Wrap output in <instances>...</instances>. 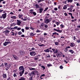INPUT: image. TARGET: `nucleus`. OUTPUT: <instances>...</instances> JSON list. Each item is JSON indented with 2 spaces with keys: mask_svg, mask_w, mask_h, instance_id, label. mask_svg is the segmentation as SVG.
Here are the masks:
<instances>
[{
  "mask_svg": "<svg viewBox=\"0 0 80 80\" xmlns=\"http://www.w3.org/2000/svg\"><path fill=\"white\" fill-rule=\"evenodd\" d=\"M19 69V70H20V71H22V74H23L24 72L25 71L23 67L22 66L20 67Z\"/></svg>",
  "mask_w": 80,
  "mask_h": 80,
  "instance_id": "nucleus-1",
  "label": "nucleus"
},
{
  "mask_svg": "<svg viewBox=\"0 0 80 80\" xmlns=\"http://www.w3.org/2000/svg\"><path fill=\"white\" fill-rule=\"evenodd\" d=\"M7 17V13L3 14L2 15V16L0 17V18H3V19H5Z\"/></svg>",
  "mask_w": 80,
  "mask_h": 80,
  "instance_id": "nucleus-2",
  "label": "nucleus"
},
{
  "mask_svg": "<svg viewBox=\"0 0 80 80\" xmlns=\"http://www.w3.org/2000/svg\"><path fill=\"white\" fill-rule=\"evenodd\" d=\"M52 20V18H50L49 19H47L46 20H45V23H46V24L50 23V22Z\"/></svg>",
  "mask_w": 80,
  "mask_h": 80,
  "instance_id": "nucleus-3",
  "label": "nucleus"
},
{
  "mask_svg": "<svg viewBox=\"0 0 80 80\" xmlns=\"http://www.w3.org/2000/svg\"><path fill=\"white\" fill-rule=\"evenodd\" d=\"M57 57H62V53L60 52H58V54H56Z\"/></svg>",
  "mask_w": 80,
  "mask_h": 80,
  "instance_id": "nucleus-4",
  "label": "nucleus"
},
{
  "mask_svg": "<svg viewBox=\"0 0 80 80\" xmlns=\"http://www.w3.org/2000/svg\"><path fill=\"white\" fill-rule=\"evenodd\" d=\"M11 43V42H10L6 41L5 42L3 43V45H4V46H7V45H8V44H9L10 43Z\"/></svg>",
  "mask_w": 80,
  "mask_h": 80,
  "instance_id": "nucleus-5",
  "label": "nucleus"
},
{
  "mask_svg": "<svg viewBox=\"0 0 80 80\" xmlns=\"http://www.w3.org/2000/svg\"><path fill=\"white\" fill-rule=\"evenodd\" d=\"M30 54L31 56H35L36 55V53L34 52H30Z\"/></svg>",
  "mask_w": 80,
  "mask_h": 80,
  "instance_id": "nucleus-6",
  "label": "nucleus"
},
{
  "mask_svg": "<svg viewBox=\"0 0 80 80\" xmlns=\"http://www.w3.org/2000/svg\"><path fill=\"white\" fill-rule=\"evenodd\" d=\"M52 50L54 53H57L58 52V50L55 49V48H52Z\"/></svg>",
  "mask_w": 80,
  "mask_h": 80,
  "instance_id": "nucleus-7",
  "label": "nucleus"
},
{
  "mask_svg": "<svg viewBox=\"0 0 80 80\" xmlns=\"http://www.w3.org/2000/svg\"><path fill=\"white\" fill-rule=\"evenodd\" d=\"M9 32H10V31L8 30H6L5 31L3 32V33H5V34L6 35H8V34H7L8 33H9Z\"/></svg>",
  "mask_w": 80,
  "mask_h": 80,
  "instance_id": "nucleus-8",
  "label": "nucleus"
},
{
  "mask_svg": "<svg viewBox=\"0 0 80 80\" xmlns=\"http://www.w3.org/2000/svg\"><path fill=\"white\" fill-rule=\"evenodd\" d=\"M19 52L21 55H25V52L23 51H20Z\"/></svg>",
  "mask_w": 80,
  "mask_h": 80,
  "instance_id": "nucleus-9",
  "label": "nucleus"
},
{
  "mask_svg": "<svg viewBox=\"0 0 80 80\" xmlns=\"http://www.w3.org/2000/svg\"><path fill=\"white\" fill-rule=\"evenodd\" d=\"M17 24L18 25H20V24H21V22L20 21V20H17Z\"/></svg>",
  "mask_w": 80,
  "mask_h": 80,
  "instance_id": "nucleus-10",
  "label": "nucleus"
},
{
  "mask_svg": "<svg viewBox=\"0 0 80 80\" xmlns=\"http://www.w3.org/2000/svg\"><path fill=\"white\" fill-rule=\"evenodd\" d=\"M34 71V73L35 75H37L38 76H39V73H38V71Z\"/></svg>",
  "mask_w": 80,
  "mask_h": 80,
  "instance_id": "nucleus-11",
  "label": "nucleus"
},
{
  "mask_svg": "<svg viewBox=\"0 0 80 80\" xmlns=\"http://www.w3.org/2000/svg\"><path fill=\"white\" fill-rule=\"evenodd\" d=\"M2 77L4 78H7V74L3 73Z\"/></svg>",
  "mask_w": 80,
  "mask_h": 80,
  "instance_id": "nucleus-12",
  "label": "nucleus"
},
{
  "mask_svg": "<svg viewBox=\"0 0 80 80\" xmlns=\"http://www.w3.org/2000/svg\"><path fill=\"white\" fill-rule=\"evenodd\" d=\"M43 10H44V9L43 8H40L39 9V12L40 13H41L43 11Z\"/></svg>",
  "mask_w": 80,
  "mask_h": 80,
  "instance_id": "nucleus-13",
  "label": "nucleus"
},
{
  "mask_svg": "<svg viewBox=\"0 0 80 80\" xmlns=\"http://www.w3.org/2000/svg\"><path fill=\"white\" fill-rule=\"evenodd\" d=\"M44 52H47L48 53H49L50 52V50H49V49L48 48L46 50H44Z\"/></svg>",
  "mask_w": 80,
  "mask_h": 80,
  "instance_id": "nucleus-14",
  "label": "nucleus"
},
{
  "mask_svg": "<svg viewBox=\"0 0 80 80\" xmlns=\"http://www.w3.org/2000/svg\"><path fill=\"white\" fill-rule=\"evenodd\" d=\"M71 47H74L75 46V44L74 43H71Z\"/></svg>",
  "mask_w": 80,
  "mask_h": 80,
  "instance_id": "nucleus-15",
  "label": "nucleus"
},
{
  "mask_svg": "<svg viewBox=\"0 0 80 80\" xmlns=\"http://www.w3.org/2000/svg\"><path fill=\"white\" fill-rule=\"evenodd\" d=\"M25 78H24L23 77H21L18 80H25Z\"/></svg>",
  "mask_w": 80,
  "mask_h": 80,
  "instance_id": "nucleus-16",
  "label": "nucleus"
},
{
  "mask_svg": "<svg viewBox=\"0 0 80 80\" xmlns=\"http://www.w3.org/2000/svg\"><path fill=\"white\" fill-rule=\"evenodd\" d=\"M29 69L30 70H35V68H29Z\"/></svg>",
  "mask_w": 80,
  "mask_h": 80,
  "instance_id": "nucleus-17",
  "label": "nucleus"
},
{
  "mask_svg": "<svg viewBox=\"0 0 80 80\" xmlns=\"http://www.w3.org/2000/svg\"><path fill=\"white\" fill-rule=\"evenodd\" d=\"M18 34L19 35H21V34H22V32L21 31L19 32H18Z\"/></svg>",
  "mask_w": 80,
  "mask_h": 80,
  "instance_id": "nucleus-18",
  "label": "nucleus"
},
{
  "mask_svg": "<svg viewBox=\"0 0 80 80\" xmlns=\"http://www.w3.org/2000/svg\"><path fill=\"white\" fill-rule=\"evenodd\" d=\"M11 18H13V19H16V18H17V17H16V16H13L12 17H11Z\"/></svg>",
  "mask_w": 80,
  "mask_h": 80,
  "instance_id": "nucleus-19",
  "label": "nucleus"
},
{
  "mask_svg": "<svg viewBox=\"0 0 80 80\" xmlns=\"http://www.w3.org/2000/svg\"><path fill=\"white\" fill-rule=\"evenodd\" d=\"M32 65L33 67H35L37 65V64L36 63H32Z\"/></svg>",
  "mask_w": 80,
  "mask_h": 80,
  "instance_id": "nucleus-20",
  "label": "nucleus"
},
{
  "mask_svg": "<svg viewBox=\"0 0 80 80\" xmlns=\"http://www.w3.org/2000/svg\"><path fill=\"white\" fill-rule=\"evenodd\" d=\"M67 6H64L63 7V9H64V10H65V9H67Z\"/></svg>",
  "mask_w": 80,
  "mask_h": 80,
  "instance_id": "nucleus-21",
  "label": "nucleus"
},
{
  "mask_svg": "<svg viewBox=\"0 0 80 80\" xmlns=\"http://www.w3.org/2000/svg\"><path fill=\"white\" fill-rule=\"evenodd\" d=\"M32 14H33L34 15H37V13L35 12H32Z\"/></svg>",
  "mask_w": 80,
  "mask_h": 80,
  "instance_id": "nucleus-22",
  "label": "nucleus"
},
{
  "mask_svg": "<svg viewBox=\"0 0 80 80\" xmlns=\"http://www.w3.org/2000/svg\"><path fill=\"white\" fill-rule=\"evenodd\" d=\"M41 43L39 44H38V46H39V47H43V46H44V44H41Z\"/></svg>",
  "mask_w": 80,
  "mask_h": 80,
  "instance_id": "nucleus-23",
  "label": "nucleus"
},
{
  "mask_svg": "<svg viewBox=\"0 0 80 80\" xmlns=\"http://www.w3.org/2000/svg\"><path fill=\"white\" fill-rule=\"evenodd\" d=\"M60 22H56V24H57V26H58L60 25Z\"/></svg>",
  "mask_w": 80,
  "mask_h": 80,
  "instance_id": "nucleus-24",
  "label": "nucleus"
},
{
  "mask_svg": "<svg viewBox=\"0 0 80 80\" xmlns=\"http://www.w3.org/2000/svg\"><path fill=\"white\" fill-rule=\"evenodd\" d=\"M31 75H35V72H34V71H32L31 72Z\"/></svg>",
  "mask_w": 80,
  "mask_h": 80,
  "instance_id": "nucleus-25",
  "label": "nucleus"
},
{
  "mask_svg": "<svg viewBox=\"0 0 80 80\" xmlns=\"http://www.w3.org/2000/svg\"><path fill=\"white\" fill-rule=\"evenodd\" d=\"M61 26V28H64L65 27V25L63 24H61L60 25Z\"/></svg>",
  "mask_w": 80,
  "mask_h": 80,
  "instance_id": "nucleus-26",
  "label": "nucleus"
},
{
  "mask_svg": "<svg viewBox=\"0 0 80 80\" xmlns=\"http://www.w3.org/2000/svg\"><path fill=\"white\" fill-rule=\"evenodd\" d=\"M69 52H70V53H71L72 54L73 53H74V52H73L72 50H70L69 51Z\"/></svg>",
  "mask_w": 80,
  "mask_h": 80,
  "instance_id": "nucleus-27",
  "label": "nucleus"
},
{
  "mask_svg": "<svg viewBox=\"0 0 80 80\" xmlns=\"http://www.w3.org/2000/svg\"><path fill=\"white\" fill-rule=\"evenodd\" d=\"M11 65H12V64L11 63H9L8 64V67L10 68V67H11Z\"/></svg>",
  "mask_w": 80,
  "mask_h": 80,
  "instance_id": "nucleus-28",
  "label": "nucleus"
},
{
  "mask_svg": "<svg viewBox=\"0 0 80 80\" xmlns=\"http://www.w3.org/2000/svg\"><path fill=\"white\" fill-rule=\"evenodd\" d=\"M38 57H37V58L35 57L34 58V60H38Z\"/></svg>",
  "mask_w": 80,
  "mask_h": 80,
  "instance_id": "nucleus-29",
  "label": "nucleus"
},
{
  "mask_svg": "<svg viewBox=\"0 0 80 80\" xmlns=\"http://www.w3.org/2000/svg\"><path fill=\"white\" fill-rule=\"evenodd\" d=\"M4 65H5V67H8V64L7 63H4Z\"/></svg>",
  "mask_w": 80,
  "mask_h": 80,
  "instance_id": "nucleus-30",
  "label": "nucleus"
},
{
  "mask_svg": "<svg viewBox=\"0 0 80 80\" xmlns=\"http://www.w3.org/2000/svg\"><path fill=\"white\" fill-rule=\"evenodd\" d=\"M47 67H51V66H52V64H47Z\"/></svg>",
  "mask_w": 80,
  "mask_h": 80,
  "instance_id": "nucleus-31",
  "label": "nucleus"
},
{
  "mask_svg": "<svg viewBox=\"0 0 80 80\" xmlns=\"http://www.w3.org/2000/svg\"><path fill=\"white\" fill-rule=\"evenodd\" d=\"M48 7L45 8V10H44L43 12H45V11H47V10H48Z\"/></svg>",
  "mask_w": 80,
  "mask_h": 80,
  "instance_id": "nucleus-32",
  "label": "nucleus"
},
{
  "mask_svg": "<svg viewBox=\"0 0 80 80\" xmlns=\"http://www.w3.org/2000/svg\"><path fill=\"white\" fill-rule=\"evenodd\" d=\"M39 40L41 42H43V38H41L39 39Z\"/></svg>",
  "mask_w": 80,
  "mask_h": 80,
  "instance_id": "nucleus-33",
  "label": "nucleus"
},
{
  "mask_svg": "<svg viewBox=\"0 0 80 80\" xmlns=\"http://www.w3.org/2000/svg\"><path fill=\"white\" fill-rule=\"evenodd\" d=\"M70 48V46H67L65 48V50H67V49L68 48Z\"/></svg>",
  "mask_w": 80,
  "mask_h": 80,
  "instance_id": "nucleus-34",
  "label": "nucleus"
},
{
  "mask_svg": "<svg viewBox=\"0 0 80 80\" xmlns=\"http://www.w3.org/2000/svg\"><path fill=\"white\" fill-rule=\"evenodd\" d=\"M30 35L31 36H34V35H35V34H33V33H32V32H31L30 33Z\"/></svg>",
  "mask_w": 80,
  "mask_h": 80,
  "instance_id": "nucleus-35",
  "label": "nucleus"
},
{
  "mask_svg": "<svg viewBox=\"0 0 80 80\" xmlns=\"http://www.w3.org/2000/svg\"><path fill=\"white\" fill-rule=\"evenodd\" d=\"M41 68H43V70H45V66H41Z\"/></svg>",
  "mask_w": 80,
  "mask_h": 80,
  "instance_id": "nucleus-36",
  "label": "nucleus"
},
{
  "mask_svg": "<svg viewBox=\"0 0 80 80\" xmlns=\"http://www.w3.org/2000/svg\"><path fill=\"white\" fill-rule=\"evenodd\" d=\"M44 25V23H42L40 25V26H41V27H43Z\"/></svg>",
  "mask_w": 80,
  "mask_h": 80,
  "instance_id": "nucleus-37",
  "label": "nucleus"
},
{
  "mask_svg": "<svg viewBox=\"0 0 80 80\" xmlns=\"http://www.w3.org/2000/svg\"><path fill=\"white\" fill-rule=\"evenodd\" d=\"M35 6L36 7V8H38L39 7V6H38V5L37 4H36Z\"/></svg>",
  "mask_w": 80,
  "mask_h": 80,
  "instance_id": "nucleus-38",
  "label": "nucleus"
},
{
  "mask_svg": "<svg viewBox=\"0 0 80 80\" xmlns=\"http://www.w3.org/2000/svg\"><path fill=\"white\" fill-rule=\"evenodd\" d=\"M54 43H55V45H58V42H54Z\"/></svg>",
  "mask_w": 80,
  "mask_h": 80,
  "instance_id": "nucleus-39",
  "label": "nucleus"
},
{
  "mask_svg": "<svg viewBox=\"0 0 80 80\" xmlns=\"http://www.w3.org/2000/svg\"><path fill=\"white\" fill-rule=\"evenodd\" d=\"M13 57H14V58L16 60H17V56H15V55H14V56H13Z\"/></svg>",
  "mask_w": 80,
  "mask_h": 80,
  "instance_id": "nucleus-40",
  "label": "nucleus"
},
{
  "mask_svg": "<svg viewBox=\"0 0 80 80\" xmlns=\"http://www.w3.org/2000/svg\"><path fill=\"white\" fill-rule=\"evenodd\" d=\"M40 31L38 29L36 31V33H40Z\"/></svg>",
  "mask_w": 80,
  "mask_h": 80,
  "instance_id": "nucleus-41",
  "label": "nucleus"
},
{
  "mask_svg": "<svg viewBox=\"0 0 80 80\" xmlns=\"http://www.w3.org/2000/svg\"><path fill=\"white\" fill-rule=\"evenodd\" d=\"M19 75H20V76H22V75H23V74L22 73V72H19Z\"/></svg>",
  "mask_w": 80,
  "mask_h": 80,
  "instance_id": "nucleus-42",
  "label": "nucleus"
},
{
  "mask_svg": "<svg viewBox=\"0 0 80 80\" xmlns=\"http://www.w3.org/2000/svg\"><path fill=\"white\" fill-rule=\"evenodd\" d=\"M18 16L19 17V18H21V17H23V15H18Z\"/></svg>",
  "mask_w": 80,
  "mask_h": 80,
  "instance_id": "nucleus-43",
  "label": "nucleus"
},
{
  "mask_svg": "<svg viewBox=\"0 0 80 80\" xmlns=\"http://www.w3.org/2000/svg\"><path fill=\"white\" fill-rule=\"evenodd\" d=\"M18 28V27L17 26L13 28V29H14V30H15L16 29H17Z\"/></svg>",
  "mask_w": 80,
  "mask_h": 80,
  "instance_id": "nucleus-44",
  "label": "nucleus"
},
{
  "mask_svg": "<svg viewBox=\"0 0 80 80\" xmlns=\"http://www.w3.org/2000/svg\"><path fill=\"white\" fill-rule=\"evenodd\" d=\"M58 32H59V33H61L62 32V31L60 30H58L57 31Z\"/></svg>",
  "mask_w": 80,
  "mask_h": 80,
  "instance_id": "nucleus-45",
  "label": "nucleus"
},
{
  "mask_svg": "<svg viewBox=\"0 0 80 80\" xmlns=\"http://www.w3.org/2000/svg\"><path fill=\"white\" fill-rule=\"evenodd\" d=\"M46 58H50L51 57H50V55H49L48 56H47L46 55Z\"/></svg>",
  "mask_w": 80,
  "mask_h": 80,
  "instance_id": "nucleus-46",
  "label": "nucleus"
},
{
  "mask_svg": "<svg viewBox=\"0 0 80 80\" xmlns=\"http://www.w3.org/2000/svg\"><path fill=\"white\" fill-rule=\"evenodd\" d=\"M21 31H22L23 33H24L25 32V30L24 29H21Z\"/></svg>",
  "mask_w": 80,
  "mask_h": 80,
  "instance_id": "nucleus-47",
  "label": "nucleus"
},
{
  "mask_svg": "<svg viewBox=\"0 0 80 80\" xmlns=\"http://www.w3.org/2000/svg\"><path fill=\"white\" fill-rule=\"evenodd\" d=\"M13 77H17V74H16V73H14L13 75Z\"/></svg>",
  "mask_w": 80,
  "mask_h": 80,
  "instance_id": "nucleus-48",
  "label": "nucleus"
},
{
  "mask_svg": "<svg viewBox=\"0 0 80 80\" xmlns=\"http://www.w3.org/2000/svg\"><path fill=\"white\" fill-rule=\"evenodd\" d=\"M44 27L45 28H48V25L46 24L44 25Z\"/></svg>",
  "mask_w": 80,
  "mask_h": 80,
  "instance_id": "nucleus-49",
  "label": "nucleus"
},
{
  "mask_svg": "<svg viewBox=\"0 0 80 80\" xmlns=\"http://www.w3.org/2000/svg\"><path fill=\"white\" fill-rule=\"evenodd\" d=\"M21 29H22V28H17V30H21Z\"/></svg>",
  "mask_w": 80,
  "mask_h": 80,
  "instance_id": "nucleus-50",
  "label": "nucleus"
},
{
  "mask_svg": "<svg viewBox=\"0 0 80 80\" xmlns=\"http://www.w3.org/2000/svg\"><path fill=\"white\" fill-rule=\"evenodd\" d=\"M32 50H35V48H31V50H30V51H32Z\"/></svg>",
  "mask_w": 80,
  "mask_h": 80,
  "instance_id": "nucleus-51",
  "label": "nucleus"
},
{
  "mask_svg": "<svg viewBox=\"0 0 80 80\" xmlns=\"http://www.w3.org/2000/svg\"><path fill=\"white\" fill-rule=\"evenodd\" d=\"M21 37H23V38L25 37V35L24 34H22V35H21Z\"/></svg>",
  "mask_w": 80,
  "mask_h": 80,
  "instance_id": "nucleus-52",
  "label": "nucleus"
},
{
  "mask_svg": "<svg viewBox=\"0 0 80 80\" xmlns=\"http://www.w3.org/2000/svg\"><path fill=\"white\" fill-rule=\"evenodd\" d=\"M42 1H44V0H39L38 1V3L42 2Z\"/></svg>",
  "mask_w": 80,
  "mask_h": 80,
  "instance_id": "nucleus-53",
  "label": "nucleus"
},
{
  "mask_svg": "<svg viewBox=\"0 0 80 80\" xmlns=\"http://www.w3.org/2000/svg\"><path fill=\"white\" fill-rule=\"evenodd\" d=\"M76 42H77V43H80V40H77Z\"/></svg>",
  "mask_w": 80,
  "mask_h": 80,
  "instance_id": "nucleus-54",
  "label": "nucleus"
},
{
  "mask_svg": "<svg viewBox=\"0 0 80 80\" xmlns=\"http://www.w3.org/2000/svg\"><path fill=\"white\" fill-rule=\"evenodd\" d=\"M9 68H10L8 67L7 68H6V70H8V69H9Z\"/></svg>",
  "mask_w": 80,
  "mask_h": 80,
  "instance_id": "nucleus-55",
  "label": "nucleus"
},
{
  "mask_svg": "<svg viewBox=\"0 0 80 80\" xmlns=\"http://www.w3.org/2000/svg\"><path fill=\"white\" fill-rule=\"evenodd\" d=\"M16 24H15V23H13L12 24V26H15Z\"/></svg>",
  "mask_w": 80,
  "mask_h": 80,
  "instance_id": "nucleus-56",
  "label": "nucleus"
},
{
  "mask_svg": "<svg viewBox=\"0 0 80 80\" xmlns=\"http://www.w3.org/2000/svg\"><path fill=\"white\" fill-rule=\"evenodd\" d=\"M3 64L2 63L0 65V67H3Z\"/></svg>",
  "mask_w": 80,
  "mask_h": 80,
  "instance_id": "nucleus-57",
  "label": "nucleus"
},
{
  "mask_svg": "<svg viewBox=\"0 0 80 80\" xmlns=\"http://www.w3.org/2000/svg\"><path fill=\"white\" fill-rule=\"evenodd\" d=\"M54 10H56V11H57L58 10V9L57 8H54Z\"/></svg>",
  "mask_w": 80,
  "mask_h": 80,
  "instance_id": "nucleus-58",
  "label": "nucleus"
},
{
  "mask_svg": "<svg viewBox=\"0 0 80 80\" xmlns=\"http://www.w3.org/2000/svg\"><path fill=\"white\" fill-rule=\"evenodd\" d=\"M25 29H26V30H29V28L26 27H25Z\"/></svg>",
  "mask_w": 80,
  "mask_h": 80,
  "instance_id": "nucleus-59",
  "label": "nucleus"
},
{
  "mask_svg": "<svg viewBox=\"0 0 80 80\" xmlns=\"http://www.w3.org/2000/svg\"><path fill=\"white\" fill-rule=\"evenodd\" d=\"M72 38H73V40H75V36L72 37Z\"/></svg>",
  "mask_w": 80,
  "mask_h": 80,
  "instance_id": "nucleus-60",
  "label": "nucleus"
},
{
  "mask_svg": "<svg viewBox=\"0 0 80 80\" xmlns=\"http://www.w3.org/2000/svg\"><path fill=\"white\" fill-rule=\"evenodd\" d=\"M29 80H32L33 79L32 78V77H31L30 78H29Z\"/></svg>",
  "mask_w": 80,
  "mask_h": 80,
  "instance_id": "nucleus-61",
  "label": "nucleus"
},
{
  "mask_svg": "<svg viewBox=\"0 0 80 80\" xmlns=\"http://www.w3.org/2000/svg\"><path fill=\"white\" fill-rule=\"evenodd\" d=\"M56 33H57L56 32H55L52 33V35H56Z\"/></svg>",
  "mask_w": 80,
  "mask_h": 80,
  "instance_id": "nucleus-62",
  "label": "nucleus"
},
{
  "mask_svg": "<svg viewBox=\"0 0 80 80\" xmlns=\"http://www.w3.org/2000/svg\"><path fill=\"white\" fill-rule=\"evenodd\" d=\"M11 80V78L10 77H9L7 79V80Z\"/></svg>",
  "mask_w": 80,
  "mask_h": 80,
  "instance_id": "nucleus-63",
  "label": "nucleus"
},
{
  "mask_svg": "<svg viewBox=\"0 0 80 80\" xmlns=\"http://www.w3.org/2000/svg\"><path fill=\"white\" fill-rule=\"evenodd\" d=\"M64 15H65V16H67V14L66 12L64 13Z\"/></svg>",
  "mask_w": 80,
  "mask_h": 80,
  "instance_id": "nucleus-64",
  "label": "nucleus"
}]
</instances>
